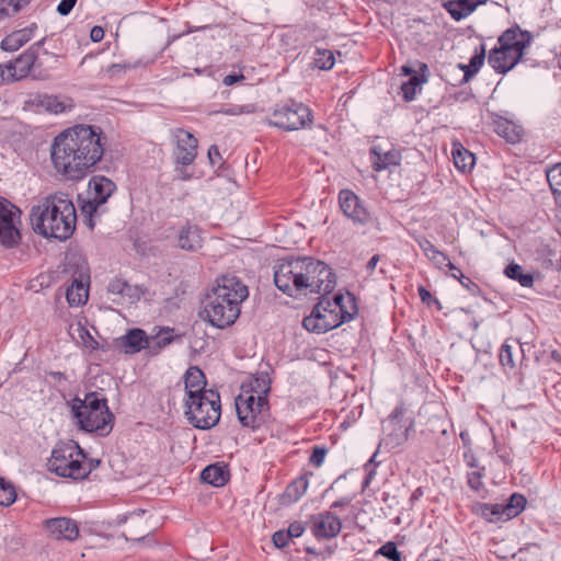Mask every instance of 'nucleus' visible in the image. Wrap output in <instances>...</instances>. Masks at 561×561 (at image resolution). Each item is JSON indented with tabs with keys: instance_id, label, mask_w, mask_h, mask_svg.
I'll return each mask as SVG.
<instances>
[{
	"instance_id": "obj_35",
	"label": "nucleus",
	"mask_w": 561,
	"mask_h": 561,
	"mask_svg": "<svg viewBox=\"0 0 561 561\" xmlns=\"http://www.w3.org/2000/svg\"><path fill=\"white\" fill-rule=\"evenodd\" d=\"M415 241L430 261H432L438 268L444 267V264H446L448 259L445 253L436 249L434 244L424 237L416 238Z\"/></svg>"
},
{
	"instance_id": "obj_63",
	"label": "nucleus",
	"mask_w": 561,
	"mask_h": 561,
	"mask_svg": "<svg viewBox=\"0 0 561 561\" xmlns=\"http://www.w3.org/2000/svg\"><path fill=\"white\" fill-rule=\"evenodd\" d=\"M351 503L350 497H342L331 504V508H342L347 506Z\"/></svg>"
},
{
	"instance_id": "obj_18",
	"label": "nucleus",
	"mask_w": 561,
	"mask_h": 561,
	"mask_svg": "<svg viewBox=\"0 0 561 561\" xmlns=\"http://www.w3.org/2000/svg\"><path fill=\"white\" fill-rule=\"evenodd\" d=\"M79 267L78 277H73L70 287L67 288L66 298L70 306H81L88 299V283L90 279L87 263L79 259L77 263Z\"/></svg>"
},
{
	"instance_id": "obj_31",
	"label": "nucleus",
	"mask_w": 561,
	"mask_h": 561,
	"mask_svg": "<svg viewBox=\"0 0 561 561\" xmlns=\"http://www.w3.org/2000/svg\"><path fill=\"white\" fill-rule=\"evenodd\" d=\"M402 72L409 76V80L401 84V91L404 101L410 102L414 99L417 90L421 89V84L426 81L425 76L417 73L412 70L409 66H402Z\"/></svg>"
},
{
	"instance_id": "obj_38",
	"label": "nucleus",
	"mask_w": 561,
	"mask_h": 561,
	"mask_svg": "<svg viewBox=\"0 0 561 561\" xmlns=\"http://www.w3.org/2000/svg\"><path fill=\"white\" fill-rule=\"evenodd\" d=\"M484 60L485 47L484 45H481L480 50H476V54L470 58L469 65H460V68L463 71V79L468 81L473 77L482 67Z\"/></svg>"
},
{
	"instance_id": "obj_41",
	"label": "nucleus",
	"mask_w": 561,
	"mask_h": 561,
	"mask_svg": "<svg viewBox=\"0 0 561 561\" xmlns=\"http://www.w3.org/2000/svg\"><path fill=\"white\" fill-rule=\"evenodd\" d=\"M24 105H66L65 100L57 95L36 93L24 101Z\"/></svg>"
},
{
	"instance_id": "obj_50",
	"label": "nucleus",
	"mask_w": 561,
	"mask_h": 561,
	"mask_svg": "<svg viewBox=\"0 0 561 561\" xmlns=\"http://www.w3.org/2000/svg\"><path fill=\"white\" fill-rule=\"evenodd\" d=\"M476 512L488 522L494 523V516L491 503H479L476 506Z\"/></svg>"
},
{
	"instance_id": "obj_11",
	"label": "nucleus",
	"mask_w": 561,
	"mask_h": 561,
	"mask_svg": "<svg viewBox=\"0 0 561 561\" xmlns=\"http://www.w3.org/2000/svg\"><path fill=\"white\" fill-rule=\"evenodd\" d=\"M337 202L343 215L355 226L365 227L373 220L365 202L352 190L343 188L337 194Z\"/></svg>"
},
{
	"instance_id": "obj_20",
	"label": "nucleus",
	"mask_w": 561,
	"mask_h": 561,
	"mask_svg": "<svg viewBox=\"0 0 561 561\" xmlns=\"http://www.w3.org/2000/svg\"><path fill=\"white\" fill-rule=\"evenodd\" d=\"M533 38L530 32L522 30L518 24H514L502 33L499 37V44L501 47L524 55L525 49L530 46Z\"/></svg>"
},
{
	"instance_id": "obj_17",
	"label": "nucleus",
	"mask_w": 561,
	"mask_h": 561,
	"mask_svg": "<svg viewBox=\"0 0 561 561\" xmlns=\"http://www.w3.org/2000/svg\"><path fill=\"white\" fill-rule=\"evenodd\" d=\"M342 529L339 516L331 512H323L311 517V531L317 539H332Z\"/></svg>"
},
{
	"instance_id": "obj_16",
	"label": "nucleus",
	"mask_w": 561,
	"mask_h": 561,
	"mask_svg": "<svg viewBox=\"0 0 561 561\" xmlns=\"http://www.w3.org/2000/svg\"><path fill=\"white\" fill-rule=\"evenodd\" d=\"M72 415L77 420L78 427L88 433L106 436L113 428L114 415L112 412L108 419L105 414H99V412L90 413V411L81 412V410L75 411Z\"/></svg>"
},
{
	"instance_id": "obj_49",
	"label": "nucleus",
	"mask_w": 561,
	"mask_h": 561,
	"mask_svg": "<svg viewBox=\"0 0 561 561\" xmlns=\"http://www.w3.org/2000/svg\"><path fill=\"white\" fill-rule=\"evenodd\" d=\"M290 539L291 538L286 530L275 531L274 535L272 536L273 543L275 545L276 548L279 549L285 548L289 543Z\"/></svg>"
},
{
	"instance_id": "obj_29",
	"label": "nucleus",
	"mask_w": 561,
	"mask_h": 561,
	"mask_svg": "<svg viewBox=\"0 0 561 561\" xmlns=\"http://www.w3.org/2000/svg\"><path fill=\"white\" fill-rule=\"evenodd\" d=\"M203 239L197 226L186 225L179 231L178 245L185 251L195 252L202 248Z\"/></svg>"
},
{
	"instance_id": "obj_37",
	"label": "nucleus",
	"mask_w": 561,
	"mask_h": 561,
	"mask_svg": "<svg viewBox=\"0 0 561 561\" xmlns=\"http://www.w3.org/2000/svg\"><path fill=\"white\" fill-rule=\"evenodd\" d=\"M308 480L305 477L295 479L284 492V501L287 503L297 502L307 491Z\"/></svg>"
},
{
	"instance_id": "obj_24",
	"label": "nucleus",
	"mask_w": 561,
	"mask_h": 561,
	"mask_svg": "<svg viewBox=\"0 0 561 561\" xmlns=\"http://www.w3.org/2000/svg\"><path fill=\"white\" fill-rule=\"evenodd\" d=\"M79 410H81V412L90 411V413L99 412V414H105L106 419L111 415L106 398L101 397L94 391L88 392L84 399H80L79 397L72 399L71 412L75 413V411Z\"/></svg>"
},
{
	"instance_id": "obj_39",
	"label": "nucleus",
	"mask_w": 561,
	"mask_h": 561,
	"mask_svg": "<svg viewBox=\"0 0 561 561\" xmlns=\"http://www.w3.org/2000/svg\"><path fill=\"white\" fill-rule=\"evenodd\" d=\"M504 503L506 510V517L512 519L518 516L526 506V497L519 493H514Z\"/></svg>"
},
{
	"instance_id": "obj_3",
	"label": "nucleus",
	"mask_w": 561,
	"mask_h": 561,
	"mask_svg": "<svg viewBox=\"0 0 561 561\" xmlns=\"http://www.w3.org/2000/svg\"><path fill=\"white\" fill-rule=\"evenodd\" d=\"M31 222L35 232L57 240H67L76 229V208L68 194H50L31 210Z\"/></svg>"
},
{
	"instance_id": "obj_8",
	"label": "nucleus",
	"mask_w": 561,
	"mask_h": 561,
	"mask_svg": "<svg viewBox=\"0 0 561 561\" xmlns=\"http://www.w3.org/2000/svg\"><path fill=\"white\" fill-rule=\"evenodd\" d=\"M115 191L116 184L105 176H93L89 181V196L82 201L80 208L84 224L90 230L94 229L95 219L106 211L104 205Z\"/></svg>"
},
{
	"instance_id": "obj_22",
	"label": "nucleus",
	"mask_w": 561,
	"mask_h": 561,
	"mask_svg": "<svg viewBox=\"0 0 561 561\" xmlns=\"http://www.w3.org/2000/svg\"><path fill=\"white\" fill-rule=\"evenodd\" d=\"M522 53L506 49L504 47H495L490 50L488 62L499 73H506L513 69L522 59Z\"/></svg>"
},
{
	"instance_id": "obj_36",
	"label": "nucleus",
	"mask_w": 561,
	"mask_h": 561,
	"mask_svg": "<svg viewBox=\"0 0 561 561\" xmlns=\"http://www.w3.org/2000/svg\"><path fill=\"white\" fill-rule=\"evenodd\" d=\"M504 275L513 280L518 282L523 287L530 288L534 285L533 274L524 273L523 267L517 263H510L504 270Z\"/></svg>"
},
{
	"instance_id": "obj_53",
	"label": "nucleus",
	"mask_w": 561,
	"mask_h": 561,
	"mask_svg": "<svg viewBox=\"0 0 561 561\" xmlns=\"http://www.w3.org/2000/svg\"><path fill=\"white\" fill-rule=\"evenodd\" d=\"M80 337L85 347H88L90 350L98 348V346H99L98 341L94 340V337L90 334V332L87 329H84V328L80 329Z\"/></svg>"
},
{
	"instance_id": "obj_45",
	"label": "nucleus",
	"mask_w": 561,
	"mask_h": 561,
	"mask_svg": "<svg viewBox=\"0 0 561 561\" xmlns=\"http://www.w3.org/2000/svg\"><path fill=\"white\" fill-rule=\"evenodd\" d=\"M377 554H380L391 561H401L402 556L401 552L398 550L397 545L392 541H388L385 545H382L376 552Z\"/></svg>"
},
{
	"instance_id": "obj_15",
	"label": "nucleus",
	"mask_w": 561,
	"mask_h": 561,
	"mask_svg": "<svg viewBox=\"0 0 561 561\" xmlns=\"http://www.w3.org/2000/svg\"><path fill=\"white\" fill-rule=\"evenodd\" d=\"M172 134L175 142L173 156L176 164L191 165L197 156V139L193 134L182 128L174 129Z\"/></svg>"
},
{
	"instance_id": "obj_33",
	"label": "nucleus",
	"mask_w": 561,
	"mask_h": 561,
	"mask_svg": "<svg viewBox=\"0 0 561 561\" xmlns=\"http://www.w3.org/2000/svg\"><path fill=\"white\" fill-rule=\"evenodd\" d=\"M174 330L171 328H161L160 331L153 335L148 336V346L146 350L150 355H158L164 347L170 345L174 340Z\"/></svg>"
},
{
	"instance_id": "obj_12",
	"label": "nucleus",
	"mask_w": 561,
	"mask_h": 561,
	"mask_svg": "<svg viewBox=\"0 0 561 561\" xmlns=\"http://www.w3.org/2000/svg\"><path fill=\"white\" fill-rule=\"evenodd\" d=\"M310 107H275L268 124L284 130H298L311 124Z\"/></svg>"
},
{
	"instance_id": "obj_21",
	"label": "nucleus",
	"mask_w": 561,
	"mask_h": 561,
	"mask_svg": "<svg viewBox=\"0 0 561 561\" xmlns=\"http://www.w3.org/2000/svg\"><path fill=\"white\" fill-rule=\"evenodd\" d=\"M493 130L510 144H517L524 136V128L520 124L507 116L490 112Z\"/></svg>"
},
{
	"instance_id": "obj_10",
	"label": "nucleus",
	"mask_w": 561,
	"mask_h": 561,
	"mask_svg": "<svg viewBox=\"0 0 561 561\" xmlns=\"http://www.w3.org/2000/svg\"><path fill=\"white\" fill-rule=\"evenodd\" d=\"M44 42L45 38H42L30 46L16 59L0 65V83L13 82L25 78L34 66L38 57V49Z\"/></svg>"
},
{
	"instance_id": "obj_58",
	"label": "nucleus",
	"mask_w": 561,
	"mask_h": 561,
	"mask_svg": "<svg viewBox=\"0 0 561 561\" xmlns=\"http://www.w3.org/2000/svg\"><path fill=\"white\" fill-rule=\"evenodd\" d=\"M444 267H447L450 272V276L455 279L466 278L463 273L458 268L454 263L447 259L446 264H444Z\"/></svg>"
},
{
	"instance_id": "obj_34",
	"label": "nucleus",
	"mask_w": 561,
	"mask_h": 561,
	"mask_svg": "<svg viewBox=\"0 0 561 561\" xmlns=\"http://www.w3.org/2000/svg\"><path fill=\"white\" fill-rule=\"evenodd\" d=\"M451 154L458 170L467 171L474 165L476 158L473 153L467 150L460 142L453 144Z\"/></svg>"
},
{
	"instance_id": "obj_14",
	"label": "nucleus",
	"mask_w": 561,
	"mask_h": 561,
	"mask_svg": "<svg viewBox=\"0 0 561 561\" xmlns=\"http://www.w3.org/2000/svg\"><path fill=\"white\" fill-rule=\"evenodd\" d=\"M405 413L403 404L398 405L390 415L382 422V430L385 433L383 442L390 448H397L404 444L409 438V431L412 423L405 425L402 423V417Z\"/></svg>"
},
{
	"instance_id": "obj_64",
	"label": "nucleus",
	"mask_w": 561,
	"mask_h": 561,
	"mask_svg": "<svg viewBox=\"0 0 561 561\" xmlns=\"http://www.w3.org/2000/svg\"><path fill=\"white\" fill-rule=\"evenodd\" d=\"M48 375L59 383L67 379L66 375L61 371H49Z\"/></svg>"
},
{
	"instance_id": "obj_6",
	"label": "nucleus",
	"mask_w": 561,
	"mask_h": 561,
	"mask_svg": "<svg viewBox=\"0 0 561 561\" xmlns=\"http://www.w3.org/2000/svg\"><path fill=\"white\" fill-rule=\"evenodd\" d=\"M84 458V451L73 440L59 443L53 449L47 467L62 478L84 479L91 472V467L83 461Z\"/></svg>"
},
{
	"instance_id": "obj_13",
	"label": "nucleus",
	"mask_w": 561,
	"mask_h": 561,
	"mask_svg": "<svg viewBox=\"0 0 561 561\" xmlns=\"http://www.w3.org/2000/svg\"><path fill=\"white\" fill-rule=\"evenodd\" d=\"M20 217V209L8 199L0 197V243L5 248L15 247L21 234L15 225Z\"/></svg>"
},
{
	"instance_id": "obj_62",
	"label": "nucleus",
	"mask_w": 561,
	"mask_h": 561,
	"mask_svg": "<svg viewBox=\"0 0 561 561\" xmlns=\"http://www.w3.org/2000/svg\"><path fill=\"white\" fill-rule=\"evenodd\" d=\"M379 260H380L379 254H375V255H373V256L369 259V261L367 262V264H366V270H367L369 273H371V272L376 268V266H377V264H378Z\"/></svg>"
},
{
	"instance_id": "obj_59",
	"label": "nucleus",
	"mask_w": 561,
	"mask_h": 561,
	"mask_svg": "<svg viewBox=\"0 0 561 561\" xmlns=\"http://www.w3.org/2000/svg\"><path fill=\"white\" fill-rule=\"evenodd\" d=\"M417 293L423 302L430 304L431 300H433L435 304H439V301L436 298H433L431 293L424 286H420L417 288Z\"/></svg>"
},
{
	"instance_id": "obj_47",
	"label": "nucleus",
	"mask_w": 561,
	"mask_h": 561,
	"mask_svg": "<svg viewBox=\"0 0 561 561\" xmlns=\"http://www.w3.org/2000/svg\"><path fill=\"white\" fill-rule=\"evenodd\" d=\"M499 358H500L502 366H507L510 368H513L515 366L514 357H513V347L507 342H505L501 346Z\"/></svg>"
},
{
	"instance_id": "obj_57",
	"label": "nucleus",
	"mask_w": 561,
	"mask_h": 561,
	"mask_svg": "<svg viewBox=\"0 0 561 561\" xmlns=\"http://www.w3.org/2000/svg\"><path fill=\"white\" fill-rule=\"evenodd\" d=\"M468 484L476 491L480 490L482 488L481 474L479 472L469 473Z\"/></svg>"
},
{
	"instance_id": "obj_23",
	"label": "nucleus",
	"mask_w": 561,
	"mask_h": 561,
	"mask_svg": "<svg viewBox=\"0 0 561 561\" xmlns=\"http://www.w3.org/2000/svg\"><path fill=\"white\" fill-rule=\"evenodd\" d=\"M115 342L123 353L133 355L146 350V346H148V335L145 330L134 328L116 339Z\"/></svg>"
},
{
	"instance_id": "obj_26",
	"label": "nucleus",
	"mask_w": 561,
	"mask_h": 561,
	"mask_svg": "<svg viewBox=\"0 0 561 561\" xmlns=\"http://www.w3.org/2000/svg\"><path fill=\"white\" fill-rule=\"evenodd\" d=\"M36 30V23H32L26 27L10 33L1 41V49L4 51H15L20 49L34 37Z\"/></svg>"
},
{
	"instance_id": "obj_54",
	"label": "nucleus",
	"mask_w": 561,
	"mask_h": 561,
	"mask_svg": "<svg viewBox=\"0 0 561 561\" xmlns=\"http://www.w3.org/2000/svg\"><path fill=\"white\" fill-rule=\"evenodd\" d=\"M492 511L494 516V523L500 520H510V518L506 517V510L504 503L492 504Z\"/></svg>"
},
{
	"instance_id": "obj_43",
	"label": "nucleus",
	"mask_w": 561,
	"mask_h": 561,
	"mask_svg": "<svg viewBox=\"0 0 561 561\" xmlns=\"http://www.w3.org/2000/svg\"><path fill=\"white\" fill-rule=\"evenodd\" d=\"M145 295V290L141 286L130 285L126 282L124 293L121 297V302L134 304L138 301Z\"/></svg>"
},
{
	"instance_id": "obj_19",
	"label": "nucleus",
	"mask_w": 561,
	"mask_h": 561,
	"mask_svg": "<svg viewBox=\"0 0 561 561\" xmlns=\"http://www.w3.org/2000/svg\"><path fill=\"white\" fill-rule=\"evenodd\" d=\"M44 529L55 540L75 541L79 537V526L69 517H55L44 520Z\"/></svg>"
},
{
	"instance_id": "obj_46",
	"label": "nucleus",
	"mask_w": 561,
	"mask_h": 561,
	"mask_svg": "<svg viewBox=\"0 0 561 561\" xmlns=\"http://www.w3.org/2000/svg\"><path fill=\"white\" fill-rule=\"evenodd\" d=\"M126 285V280L119 277H115L110 280L107 285V293L115 296L112 301L113 302H121V297L124 293V288Z\"/></svg>"
},
{
	"instance_id": "obj_61",
	"label": "nucleus",
	"mask_w": 561,
	"mask_h": 561,
	"mask_svg": "<svg viewBox=\"0 0 561 561\" xmlns=\"http://www.w3.org/2000/svg\"><path fill=\"white\" fill-rule=\"evenodd\" d=\"M244 79V76L243 75H236V73H232V75H228L224 78L222 80V83L225 85H232L234 83H237L238 81L240 80H243Z\"/></svg>"
},
{
	"instance_id": "obj_27",
	"label": "nucleus",
	"mask_w": 561,
	"mask_h": 561,
	"mask_svg": "<svg viewBox=\"0 0 561 561\" xmlns=\"http://www.w3.org/2000/svg\"><path fill=\"white\" fill-rule=\"evenodd\" d=\"M371 163L375 171L380 172L392 165H398L401 160L399 151L391 149L383 151L379 146H374L370 149Z\"/></svg>"
},
{
	"instance_id": "obj_60",
	"label": "nucleus",
	"mask_w": 561,
	"mask_h": 561,
	"mask_svg": "<svg viewBox=\"0 0 561 561\" xmlns=\"http://www.w3.org/2000/svg\"><path fill=\"white\" fill-rule=\"evenodd\" d=\"M92 42L99 43L104 38V30L101 26H93L90 33Z\"/></svg>"
},
{
	"instance_id": "obj_2",
	"label": "nucleus",
	"mask_w": 561,
	"mask_h": 561,
	"mask_svg": "<svg viewBox=\"0 0 561 561\" xmlns=\"http://www.w3.org/2000/svg\"><path fill=\"white\" fill-rule=\"evenodd\" d=\"M275 286L290 297L298 295H328L336 286V277L330 266L311 256L283 259L275 266Z\"/></svg>"
},
{
	"instance_id": "obj_28",
	"label": "nucleus",
	"mask_w": 561,
	"mask_h": 561,
	"mask_svg": "<svg viewBox=\"0 0 561 561\" xmlns=\"http://www.w3.org/2000/svg\"><path fill=\"white\" fill-rule=\"evenodd\" d=\"M271 377L267 371H260L253 375L248 382H244L241 387V391H249L253 396L261 398H267L271 391Z\"/></svg>"
},
{
	"instance_id": "obj_7",
	"label": "nucleus",
	"mask_w": 561,
	"mask_h": 561,
	"mask_svg": "<svg viewBox=\"0 0 561 561\" xmlns=\"http://www.w3.org/2000/svg\"><path fill=\"white\" fill-rule=\"evenodd\" d=\"M185 416L196 428L209 430L220 420V396L215 390H208V394L185 400Z\"/></svg>"
},
{
	"instance_id": "obj_52",
	"label": "nucleus",
	"mask_w": 561,
	"mask_h": 561,
	"mask_svg": "<svg viewBox=\"0 0 561 561\" xmlns=\"http://www.w3.org/2000/svg\"><path fill=\"white\" fill-rule=\"evenodd\" d=\"M130 68H131L130 64H113L110 67H107L106 73L111 78H116V77H119L122 73H125V71Z\"/></svg>"
},
{
	"instance_id": "obj_30",
	"label": "nucleus",
	"mask_w": 561,
	"mask_h": 561,
	"mask_svg": "<svg viewBox=\"0 0 561 561\" xmlns=\"http://www.w3.org/2000/svg\"><path fill=\"white\" fill-rule=\"evenodd\" d=\"M481 3L483 2L474 0H447L444 8L454 20L460 21L470 15Z\"/></svg>"
},
{
	"instance_id": "obj_32",
	"label": "nucleus",
	"mask_w": 561,
	"mask_h": 561,
	"mask_svg": "<svg viewBox=\"0 0 561 561\" xmlns=\"http://www.w3.org/2000/svg\"><path fill=\"white\" fill-rule=\"evenodd\" d=\"M201 480L214 486H224L229 480V471L226 466L209 465L202 470Z\"/></svg>"
},
{
	"instance_id": "obj_51",
	"label": "nucleus",
	"mask_w": 561,
	"mask_h": 561,
	"mask_svg": "<svg viewBox=\"0 0 561 561\" xmlns=\"http://www.w3.org/2000/svg\"><path fill=\"white\" fill-rule=\"evenodd\" d=\"M207 157L211 167L220 168L222 165V158L216 145L209 147Z\"/></svg>"
},
{
	"instance_id": "obj_42",
	"label": "nucleus",
	"mask_w": 561,
	"mask_h": 561,
	"mask_svg": "<svg viewBox=\"0 0 561 561\" xmlns=\"http://www.w3.org/2000/svg\"><path fill=\"white\" fill-rule=\"evenodd\" d=\"M15 499L14 486L3 478H0V505L10 506L14 503Z\"/></svg>"
},
{
	"instance_id": "obj_55",
	"label": "nucleus",
	"mask_w": 561,
	"mask_h": 561,
	"mask_svg": "<svg viewBox=\"0 0 561 561\" xmlns=\"http://www.w3.org/2000/svg\"><path fill=\"white\" fill-rule=\"evenodd\" d=\"M286 531L290 536V538H298L304 534L305 526L301 522H294L289 525Z\"/></svg>"
},
{
	"instance_id": "obj_1",
	"label": "nucleus",
	"mask_w": 561,
	"mask_h": 561,
	"mask_svg": "<svg viewBox=\"0 0 561 561\" xmlns=\"http://www.w3.org/2000/svg\"><path fill=\"white\" fill-rule=\"evenodd\" d=\"M105 135L101 127L76 125L60 133L51 147V160L58 172L81 180L104 154Z\"/></svg>"
},
{
	"instance_id": "obj_40",
	"label": "nucleus",
	"mask_w": 561,
	"mask_h": 561,
	"mask_svg": "<svg viewBox=\"0 0 561 561\" xmlns=\"http://www.w3.org/2000/svg\"><path fill=\"white\" fill-rule=\"evenodd\" d=\"M30 0H0V19H9L16 15Z\"/></svg>"
},
{
	"instance_id": "obj_25",
	"label": "nucleus",
	"mask_w": 561,
	"mask_h": 561,
	"mask_svg": "<svg viewBox=\"0 0 561 561\" xmlns=\"http://www.w3.org/2000/svg\"><path fill=\"white\" fill-rule=\"evenodd\" d=\"M206 377L202 369L197 366H191L184 375L185 400L208 394L209 389H206Z\"/></svg>"
},
{
	"instance_id": "obj_5",
	"label": "nucleus",
	"mask_w": 561,
	"mask_h": 561,
	"mask_svg": "<svg viewBox=\"0 0 561 561\" xmlns=\"http://www.w3.org/2000/svg\"><path fill=\"white\" fill-rule=\"evenodd\" d=\"M323 304V300L318 302L311 313L304 318L302 327L307 331L325 333L353 320L357 314L355 297L350 293L346 296L334 295L333 302L327 301V307Z\"/></svg>"
},
{
	"instance_id": "obj_44",
	"label": "nucleus",
	"mask_w": 561,
	"mask_h": 561,
	"mask_svg": "<svg viewBox=\"0 0 561 561\" xmlns=\"http://www.w3.org/2000/svg\"><path fill=\"white\" fill-rule=\"evenodd\" d=\"M314 64L322 70H329L334 66V55L328 49H318L316 51Z\"/></svg>"
},
{
	"instance_id": "obj_9",
	"label": "nucleus",
	"mask_w": 561,
	"mask_h": 561,
	"mask_svg": "<svg viewBox=\"0 0 561 561\" xmlns=\"http://www.w3.org/2000/svg\"><path fill=\"white\" fill-rule=\"evenodd\" d=\"M268 409V399L265 397L257 398L249 391H241L236 398L237 415L245 427L259 428L265 422Z\"/></svg>"
},
{
	"instance_id": "obj_48",
	"label": "nucleus",
	"mask_w": 561,
	"mask_h": 561,
	"mask_svg": "<svg viewBox=\"0 0 561 561\" xmlns=\"http://www.w3.org/2000/svg\"><path fill=\"white\" fill-rule=\"evenodd\" d=\"M327 448L321 446H314L312 454L310 455L309 462L314 467H321L327 456Z\"/></svg>"
},
{
	"instance_id": "obj_4",
	"label": "nucleus",
	"mask_w": 561,
	"mask_h": 561,
	"mask_svg": "<svg viewBox=\"0 0 561 561\" xmlns=\"http://www.w3.org/2000/svg\"><path fill=\"white\" fill-rule=\"evenodd\" d=\"M248 287L234 276H224L207 294L204 302V319L217 329L232 325L241 311V304L248 298Z\"/></svg>"
},
{
	"instance_id": "obj_56",
	"label": "nucleus",
	"mask_w": 561,
	"mask_h": 561,
	"mask_svg": "<svg viewBox=\"0 0 561 561\" xmlns=\"http://www.w3.org/2000/svg\"><path fill=\"white\" fill-rule=\"evenodd\" d=\"M76 4L75 0H61L57 7V12L60 15H68Z\"/></svg>"
}]
</instances>
